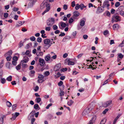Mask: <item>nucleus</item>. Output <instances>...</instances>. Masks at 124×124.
<instances>
[{"label":"nucleus","mask_w":124,"mask_h":124,"mask_svg":"<svg viewBox=\"0 0 124 124\" xmlns=\"http://www.w3.org/2000/svg\"><path fill=\"white\" fill-rule=\"evenodd\" d=\"M61 65L60 64H59L56 65L55 68V69L56 68L57 70H58L60 67Z\"/></svg>","instance_id":"39"},{"label":"nucleus","mask_w":124,"mask_h":124,"mask_svg":"<svg viewBox=\"0 0 124 124\" xmlns=\"http://www.w3.org/2000/svg\"><path fill=\"white\" fill-rule=\"evenodd\" d=\"M12 76H10L7 78L6 80L8 81H12Z\"/></svg>","instance_id":"25"},{"label":"nucleus","mask_w":124,"mask_h":124,"mask_svg":"<svg viewBox=\"0 0 124 124\" xmlns=\"http://www.w3.org/2000/svg\"><path fill=\"white\" fill-rule=\"evenodd\" d=\"M68 6L66 4H65L63 6V8L65 10H66L67 9Z\"/></svg>","instance_id":"55"},{"label":"nucleus","mask_w":124,"mask_h":124,"mask_svg":"<svg viewBox=\"0 0 124 124\" xmlns=\"http://www.w3.org/2000/svg\"><path fill=\"white\" fill-rule=\"evenodd\" d=\"M124 46V40L119 45V47H122Z\"/></svg>","instance_id":"49"},{"label":"nucleus","mask_w":124,"mask_h":124,"mask_svg":"<svg viewBox=\"0 0 124 124\" xmlns=\"http://www.w3.org/2000/svg\"><path fill=\"white\" fill-rule=\"evenodd\" d=\"M53 29L54 30H56L58 28V26L56 25H54L53 26Z\"/></svg>","instance_id":"43"},{"label":"nucleus","mask_w":124,"mask_h":124,"mask_svg":"<svg viewBox=\"0 0 124 124\" xmlns=\"http://www.w3.org/2000/svg\"><path fill=\"white\" fill-rule=\"evenodd\" d=\"M39 89V87L38 86H37L35 87V88L34 89V90L35 92L37 91Z\"/></svg>","instance_id":"51"},{"label":"nucleus","mask_w":124,"mask_h":124,"mask_svg":"<svg viewBox=\"0 0 124 124\" xmlns=\"http://www.w3.org/2000/svg\"><path fill=\"white\" fill-rule=\"evenodd\" d=\"M36 54L38 56H41L43 55V53L42 52H41V50L37 51Z\"/></svg>","instance_id":"14"},{"label":"nucleus","mask_w":124,"mask_h":124,"mask_svg":"<svg viewBox=\"0 0 124 124\" xmlns=\"http://www.w3.org/2000/svg\"><path fill=\"white\" fill-rule=\"evenodd\" d=\"M98 10L99 11L100 13L101 12L103 11V9L100 7H98L97 8Z\"/></svg>","instance_id":"32"},{"label":"nucleus","mask_w":124,"mask_h":124,"mask_svg":"<svg viewBox=\"0 0 124 124\" xmlns=\"http://www.w3.org/2000/svg\"><path fill=\"white\" fill-rule=\"evenodd\" d=\"M21 65L22 66V68H25L27 67L26 63L21 61Z\"/></svg>","instance_id":"15"},{"label":"nucleus","mask_w":124,"mask_h":124,"mask_svg":"<svg viewBox=\"0 0 124 124\" xmlns=\"http://www.w3.org/2000/svg\"><path fill=\"white\" fill-rule=\"evenodd\" d=\"M25 22L24 21H19L18 22V24L21 26Z\"/></svg>","instance_id":"37"},{"label":"nucleus","mask_w":124,"mask_h":124,"mask_svg":"<svg viewBox=\"0 0 124 124\" xmlns=\"http://www.w3.org/2000/svg\"><path fill=\"white\" fill-rule=\"evenodd\" d=\"M119 25L117 24H114L113 26V28L114 30L117 29L118 28Z\"/></svg>","instance_id":"22"},{"label":"nucleus","mask_w":124,"mask_h":124,"mask_svg":"<svg viewBox=\"0 0 124 124\" xmlns=\"http://www.w3.org/2000/svg\"><path fill=\"white\" fill-rule=\"evenodd\" d=\"M121 20V18L119 16L114 15L111 18V22L112 23H113L114 22H116L120 21Z\"/></svg>","instance_id":"3"},{"label":"nucleus","mask_w":124,"mask_h":124,"mask_svg":"<svg viewBox=\"0 0 124 124\" xmlns=\"http://www.w3.org/2000/svg\"><path fill=\"white\" fill-rule=\"evenodd\" d=\"M106 120V119L105 118L102 119L100 122V124H105Z\"/></svg>","instance_id":"24"},{"label":"nucleus","mask_w":124,"mask_h":124,"mask_svg":"<svg viewBox=\"0 0 124 124\" xmlns=\"http://www.w3.org/2000/svg\"><path fill=\"white\" fill-rule=\"evenodd\" d=\"M73 103L74 101L72 100H70L69 101H68L67 104L69 106H70Z\"/></svg>","instance_id":"21"},{"label":"nucleus","mask_w":124,"mask_h":124,"mask_svg":"<svg viewBox=\"0 0 124 124\" xmlns=\"http://www.w3.org/2000/svg\"><path fill=\"white\" fill-rule=\"evenodd\" d=\"M16 106L17 105L16 104L13 105L12 106L13 110H14L16 109Z\"/></svg>","instance_id":"53"},{"label":"nucleus","mask_w":124,"mask_h":124,"mask_svg":"<svg viewBox=\"0 0 124 124\" xmlns=\"http://www.w3.org/2000/svg\"><path fill=\"white\" fill-rule=\"evenodd\" d=\"M108 108L106 109L102 112V113L103 114H105L106 112L108 111Z\"/></svg>","instance_id":"48"},{"label":"nucleus","mask_w":124,"mask_h":124,"mask_svg":"<svg viewBox=\"0 0 124 124\" xmlns=\"http://www.w3.org/2000/svg\"><path fill=\"white\" fill-rule=\"evenodd\" d=\"M63 82L62 81H60L58 83V85L59 86H61L63 84Z\"/></svg>","instance_id":"60"},{"label":"nucleus","mask_w":124,"mask_h":124,"mask_svg":"<svg viewBox=\"0 0 124 124\" xmlns=\"http://www.w3.org/2000/svg\"><path fill=\"white\" fill-rule=\"evenodd\" d=\"M12 51L11 50H10L5 55V56H11L12 54Z\"/></svg>","instance_id":"16"},{"label":"nucleus","mask_w":124,"mask_h":124,"mask_svg":"<svg viewBox=\"0 0 124 124\" xmlns=\"http://www.w3.org/2000/svg\"><path fill=\"white\" fill-rule=\"evenodd\" d=\"M108 33V30H106L104 31L103 32V34L104 35H106Z\"/></svg>","instance_id":"59"},{"label":"nucleus","mask_w":124,"mask_h":124,"mask_svg":"<svg viewBox=\"0 0 124 124\" xmlns=\"http://www.w3.org/2000/svg\"><path fill=\"white\" fill-rule=\"evenodd\" d=\"M21 64H19L16 67V68L17 70H18L20 69L21 68Z\"/></svg>","instance_id":"41"},{"label":"nucleus","mask_w":124,"mask_h":124,"mask_svg":"<svg viewBox=\"0 0 124 124\" xmlns=\"http://www.w3.org/2000/svg\"><path fill=\"white\" fill-rule=\"evenodd\" d=\"M75 5V1H73L71 3V6L72 7H74Z\"/></svg>","instance_id":"61"},{"label":"nucleus","mask_w":124,"mask_h":124,"mask_svg":"<svg viewBox=\"0 0 124 124\" xmlns=\"http://www.w3.org/2000/svg\"><path fill=\"white\" fill-rule=\"evenodd\" d=\"M118 57L120 59H122L124 57L123 55L121 53H119L118 54Z\"/></svg>","instance_id":"33"},{"label":"nucleus","mask_w":124,"mask_h":124,"mask_svg":"<svg viewBox=\"0 0 124 124\" xmlns=\"http://www.w3.org/2000/svg\"><path fill=\"white\" fill-rule=\"evenodd\" d=\"M3 36L1 34L0 35V44L2 42V41Z\"/></svg>","instance_id":"54"},{"label":"nucleus","mask_w":124,"mask_h":124,"mask_svg":"<svg viewBox=\"0 0 124 124\" xmlns=\"http://www.w3.org/2000/svg\"><path fill=\"white\" fill-rule=\"evenodd\" d=\"M80 7V5L78 4H77L76 5L75 8L76 10H78L79 8Z\"/></svg>","instance_id":"34"},{"label":"nucleus","mask_w":124,"mask_h":124,"mask_svg":"<svg viewBox=\"0 0 124 124\" xmlns=\"http://www.w3.org/2000/svg\"><path fill=\"white\" fill-rule=\"evenodd\" d=\"M39 62L40 65L43 66L45 63V61L44 59L40 58L39 60Z\"/></svg>","instance_id":"13"},{"label":"nucleus","mask_w":124,"mask_h":124,"mask_svg":"<svg viewBox=\"0 0 124 124\" xmlns=\"http://www.w3.org/2000/svg\"><path fill=\"white\" fill-rule=\"evenodd\" d=\"M121 114H118V115L116 117V118H115L116 119V120H117L121 116Z\"/></svg>","instance_id":"64"},{"label":"nucleus","mask_w":124,"mask_h":124,"mask_svg":"<svg viewBox=\"0 0 124 124\" xmlns=\"http://www.w3.org/2000/svg\"><path fill=\"white\" fill-rule=\"evenodd\" d=\"M3 123V118L1 117L0 118V124Z\"/></svg>","instance_id":"52"},{"label":"nucleus","mask_w":124,"mask_h":124,"mask_svg":"<svg viewBox=\"0 0 124 124\" xmlns=\"http://www.w3.org/2000/svg\"><path fill=\"white\" fill-rule=\"evenodd\" d=\"M4 65L3 61L0 62V68H1Z\"/></svg>","instance_id":"56"},{"label":"nucleus","mask_w":124,"mask_h":124,"mask_svg":"<svg viewBox=\"0 0 124 124\" xmlns=\"http://www.w3.org/2000/svg\"><path fill=\"white\" fill-rule=\"evenodd\" d=\"M120 3L119 2H116L115 4V6L116 7H119L120 5Z\"/></svg>","instance_id":"38"},{"label":"nucleus","mask_w":124,"mask_h":124,"mask_svg":"<svg viewBox=\"0 0 124 124\" xmlns=\"http://www.w3.org/2000/svg\"><path fill=\"white\" fill-rule=\"evenodd\" d=\"M96 116H93L92 118L90 121L91 122H92L93 123H94V122L96 120Z\"/></svg>","instance_id":"19"},{"label":"nucleus","mask_w":124,"mask_h":124,"mask_svg":"<svg viewBox=\"0 0 124 124\" xmlns=\"http://www.w3.org/2000/svg\"><path fill=\"white\" fill-rule=\"evenodd\" d=\"M50 58L49 56H47L45 57V59L46 61H48L50 60Z\"/></svg>","instance_id":"29"},{"label":"nucleus","mask_w":124,"mask_h":124,"mask_svg":"<svg viewBox=\"0 0 124 124\" xmlns=\"http://www.w3.org/2000/svg\"><path fill=\"white\" fill-rule=\"evenodd\" d=\"M6 57L7 60L8 61H10L12 58L11 56H5Z\"/></svg>","instance_id":"31"},{"label":"nucleus","mask_w":124,"mask_h":124,"mask_svg":"<svg viewBox=\"0 0 124 124\" xmlns=\"http://www.w3.org/2000/svg\"><path fill=\"white\" fill-rule=\"evenodd\" d=\"M29 59L27 57H24L23 58V60L22 61H21L26 63L28 61Z\"/></svg>","instance_id":"17"},{"label":"nucleus","mask_w":124,"mask_h":124,"mask_svg":"<svg viewBox=\"0 0 124 124\" xmlns=\"http://www.w3.org/2000/svg\"><path fill=\"white\" fill-rule=\"evenodd\" d=\"M13 61L12 62V64L14 66L17 64V61L18 60V58L16 56H15L13 57L12 58Z\"/></svg>","instance_id":"8"},{"label":"nucleus","mask_w":124,"mask_h":124,"mask_svg":"<svg viewBox=\"0 0 124 124\" xmlns=\"http://www.w3.org/2000/svg\"><path fill=\"white\" fill-rule=\"evenodd\" d=\"M52 104L50 103L48 104L47 106L46 107V109H48L49 108V107L52 105Z\"/></svg>","instance_id":"50"},{"label":"nucleus","mask_w":124,"mask_h":124,"mask_svg":"<svg viewBox=\"0 0 124 124\" xmlns=\"http://www.w3.org/2000/svg\"><path fill=\"white\" fill-rule=\"evenodd\" d=\"M58 25L59 28L61 29H62V28L65 27L66 26V24L62 22H61L59 23Z\"/></svg>","instance_id":"10"},{"label":"nucleus","mask_w":124,"mask_h":124,"mask_svg":"<svg viewBox=\"0 0 124 124\" xmlns=\"http://www.w3.org/2000/svg\"><path fill=\"white\" fill-rule=\"evenodd\" d=\"M34 114H31L30 113L28 117L29 119L30 120L32 118L34 117Z\"/></svg>","instance_id":"30"},{"label":"nucleus","mask_w":124,"mask_h":124,"mask_svg":"<svg viewBox=\"0 0 124 124\" xmlns=\"http://www.w3.org/2000/svg\"><path fill=\"white\" fill-rule=\"evenodd\" d=\"M46 8L45 10L42 13V15H44L45 13L48 11L50 9V5L47 3H45L43 2L41 5L40 8L41 9H42L45 7Z\"/></svg>","instance_id":"1"},{"label":"nucleus","mask_w":124,"mask_h":124,"mask_svg":"<svg viewBox=\"0 0 124 124\" xmlns=\"http://www.w3.org/2000/svg\"><path fill=\"white\" fill-rule=\"evenodd\" d=\"M124 8V6H120L118 8V10L120 11V14L123 16H124V11H122Z\"/></svg>","instance_id":"7"},{"label":"nucleus","mask_w":124,"mask_h":124,"mask_svg":"<svg viewBox=\"0 0 124 124\" xmlns=\"http://www.w3.org/2000/svg\"><path fill=\"white\" fill-rule=\"evenodd\" d=\"M108 79L107 80H106L104 83L102 85H101L100 88L102 86V85H104L106 84L108 82Z\"/></svg>","instance_id":"44"},{"label":"nucleus","mask_w":124,"mask_h":124,"mask_svg":"<svg viewBox=\"0 0 124 124\" xmlns=\"http://www.w3.org/2000/svg\"><path fill=\"white\" fill-rule=\"evenodd\" d=\"M79 15V13L77 11H75L73 12V16L78 17Z\"/></svg>","instance_id":"18"},{"label":"nucleus","mask_w":124,"mask_h":124,"mask_svg":"<svg viewBox=\"0 0 124 124\" xmlns=\"http://www.w3.org/2000/svg\"><path fill=\"white\" fill-rule=\"evenodd\" d=\"M1 83L2 84H5L6 82V79L4 78H2L0 80Z\"/></svg>","instance_id":"23"},{"label":"nucleus","mask_w":124,"mask_h":124,"mask_svg":"<svg viewBox=\"0 0 124 124\" xmlns=\"http://www.w3.org/2000/svg\"><path fill=\"white\" fill-rule=\"evenodd\" d=\"M109 1L107 0H105L104 1L103 3L102 7L103 8L107 7V9H108L109 8Z\"/></svg>","instance_id":"6"},{"label":"nucleus","mask_w":124,"mask_h":124,"mask_svg":"<svg viewBox=\"0 0 124 124\" xmlns=\"http://www.w3.org/2000/svg\"><path fill=\"white\" fill-rule=\"evenodd\" d=\"M85 24V22L84 20H81L80 22V25L82 26H83Z\"/></svg>","instance_id":"27"},{"label":"nucleus","mask_w":124,"mask_h":124,"mask_svg":"<svg viewBox=\"0 0 124 124\" xmlns=\"http://www.w3.org/2000/svg\"><path fill=\"white\" fill-rule=\"evenodd\" d=\"M111 103L112 101H109L103 104V106L104 107H107L111 104Z\"/></svg>","instance_id":"11"},{"label":"nucleus","mask_w":124,"mask_h":124,"mask_svg":"<svg viewBox=\"0 0 124 124\" xmlns=\"http://www.w3.org/2000/svg\"><path fill=\"white\" fill-rule=\"evenodd\" d=\"M8 14L7 13H5L4 14V16L5 18H6L8 17Z\"/></svg>","instance_id":"58"},{"label":"nucleus","mask_w":124,"mask_h":124,"mask_svg":"<svg viewBox=\"0 0 124 124\" xmlns=\"http://www.w3.org/2000/svg\"><path fill=\"white\" fill-rule=\"evenodd\" d=\"M68 64L69 65H73L75 64L74 62H72L70 60H68Z\"/></svg>","instance_id":"20"},{"label":"nucleus","mask_w":124,"mask_h":124,"mask_svg":"<svg viewBox=\"0 0 124 124\" xmlns=\"http://www.w3.org/2000/svg\"><path fill=\"white\" fill-rule=\"evenodd\" d=\"M3 71H0V80L2 78L3 75Z\"/></svg>","instance_id":"45"},{"label":"nucleus","mask_w":124,"mask_h":124,"mask_svg":"<svg viewBox=\"0 0 124 124\" xmlns=\"http://www.w3.org/2000/svg\"><path fill=\"white\" fill-rule=\"evenodd\" d=\"M65 35V33L64 32H61V34H59V36L62 37L64 36Z\"/></svg>","instance_id":"57"},{"label":"nucleus","mask_w":124,"mask_h":124,"mask_svg":"<svg viewBox=\"0 0 124 124\" xmlns=\"http://www.w3.org/2000/svg\"><path fill=\"white\" fill-rule=\"evenodd\" d=\"M42 38L40 37H38L37 39V41L41 43L42 41Z\"/></svg>","instance_id":"42"},{"label":"nucleus","mask_w":124,"mask_h":124,"mask_svg":"<svg viewBox=\"0 0 124 124\" xmlns=\"http://www.w3.org/2000/svg\"><path fill=\"white\" fill-rule=\"evenodd\" d=\"M80 8L82 10L83 9L86 7V6H85L83 4H81L80 5Z\"/></svg>","instance_id":"26"},{"label":"nucleus","mask_w":124,"mask_h":124,"mask_svg":"<svg viewBox=\"0 0 124 124\" xmlns=\"http://www.w3.org/2000/svg\"><path fill=\"white\" fill-rule=\"evenodd\" d=\"M54 23V20L53 18H49L47 21V24L48 26H52Z\"/></svg>","instance_id":"4"},{"label":"nucleus","mask_w":124,"mask_h":124,"mask_svg":"<svg viewBox=\"0 0 124 124\" xmlns=\"http://www.w3.org/2000/svg\"><path fill=\"white\" fill-rule=\"evenodd\" d=\"M51 27L50 26L46 27L45 28V30L46 31H49L50 30Z\"/></svg>","instance_id":"46"},{"label":"nucleus","mask_w":124,"mask_h":124,"mask_svg":"<svg viewBox=\"0 0 124 124\" xmlns=\"http://www.w3.org/2000/svg\"><path fill=\"white\" fill-rule=\"evenodd\" d=\"M51 40H52V41L48 39H46L44 40V45L43 46L44 48L47 49L50 47L51 44H52L53 42L54 43V42L53 41V39H52Z\"/></svg>","instance_id":"2"},{"label":"nucleus","mask_w":124,"mask_h":124,"mask_svg":"<svg viewBox=\"0 0 124 124\" xmlns=\"http://www.w3.org/2000/svg\"><path fill=\"white\" fill-rule=\"evenodd\" d=\"M50 74V73L49 71H46L45 72H44V75L45 76H48Z\"/></svg>","instance_id":"40"},{"label":"nucleus","mask_w":124,"mask_h":124,"mask_svg":"<svg viewBox=\"0 0 124 124\" xmlns=\"http://www.w3.org/2000/svg\"><path fill=\"white\" fill-rule=\"evenodd\" d=\"M30 39L32 41H34L35 39V38L33 36L30 38Z\"/></svg>","instance_id":"62"},{"label":"nucleus","mask_w":124,"mask_h":124,"mask_svg":"<svg viewBox=\"0 0 124 124\" xmlns=\"http://www.w3.org/2000/svg\"><path fill=\"white\" fill-rule=\"evenodd\" d=\"M83 37L84 39H86L88 38V36L87 35H85L83 36Z\"/></svg>","instance_id":"63"},{"label":"nucleus","mask_w":124,"mask_h":124,"mask_svg":"<svg viewBox=\"0 0 124 124\" xmlns=\"http://www.w3.org/2000/svg\"><path fill=\"white\" fill-rule=\"evenodd\" d=\"M90 105L88 106V107L86 108L84 111L83 113V115H86L88 114L91 110L92 108H90L89 106Z\"/></svg>","instance_id":"5"},{"label":"nucleus","mask_w":124,"mask_h":124,"mask_svg":"<svg viewBox=\"0 0 124 124\" xmlns=\"http://www.w3.org/2000/svg\"><path fill=\"white\" fill-rule=\"evenodd\" d=\"M6 104L7 106L8 107H10L12 106V105L11 103L8 101H7V102Z\"/></svg>","instance_id":"35"},{"label":"nucleus","mask_w":124,"mask_h":124,"mask_svg":"<svg viewBox=\"0 0 124 124\" xmlns=\"http://www.w3.org/2000/svg\"><path fill=\"white\" fill-rule=\"evenodd\" d=\"M19 115V113L17 112H16L15 114H12L13 116L11 118V120H14Z\"/></svg>","instance_id":"12"},{"label":"nucleus","mask_w":124,"mask_h":124,"mask_svg":"<svg viewBox=\"0 0 124 124\" xmlns=\"http://www.w3.org/2000/svg\"><path fill=\"white\" fill-rule=\"evenodd\" d=\"M44 77L42 75H39L38 77L39 79L38 80V82L39 83H42L44 81L43 78Z\"/></svg>","instance_id":"9"},{"label":"nucleus","mask_w":124,"mask_h":124,"mask_svg":"<svg viewBox=\"0 0 124 124\" xmlns=\"http://www.w3.org/2000/svg\"><path fill=\"white\" fill-rule=\"evenodd\" d=\"M41 99L40 98H36L35 99V101L37 103H39L41 101Z\"/></svg>","instance_id":"28"},{"label":"nucleus","mask_w":124,"mask_h":124,"mask_svg":"<svg viewBox=\"0 0 124 124\" xmlns=\"http://www.w3.org/2000/svg\"><path fill=\"white\" fill-rule=\"evenodd\" d=\"M39 108V106L38 104H35L34 106V109H37Z\"/></svg>","instance_id":"36"},{"label":"nucleus","mask_w":124,"mask_h":124,"mask_svg":"<svg viewBox=\"0 0 124 124\" xmlns=\"http://www.w3.org/2000/svg\"><path fill=\"white\" fill-rule=\"evenodd\" d=\"M71 38V37L69 36H66L64 38V39H70Z\"/></svg>","instance_id":"47"}]
</instances>
